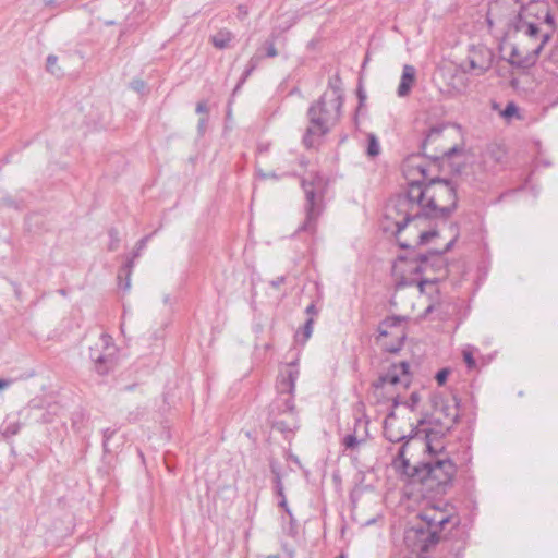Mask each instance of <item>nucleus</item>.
Masks as SVG:
<instances>
[{
  "label": "nucleus",
  "instance_id": "nucleus-33",
  "mask_svg": "<svg viewBox=\"0 0 558 558\" xmlns=\"http://www.w3.org/2000/svg\"><path fill=\"white\" fill-rule=\"evenodd\" d=\"M335 89H339V93L343 96L341 81L338 75L329 80L328 90H326L325 93H332Z\"/></svg>",
  "mask_w": 558,
  "mask_h": 558
},
{
  "label": "nucleus",
  "instance_id": "nucleus-40",
  "mask_svg": "<svg viewBox=\"0 0 558 558\" xmlns=\"http://www.w3.org/2000/svg\"><path fill=\"white\" fill-rule=\"evenodd\" d=\"M489 65H480L474 60H470V69L476 71L477 75L484 74Z\"/></svg>",
  "mask_w": 558,
  "mask_h": 558
},
{
  "label": "nucleus",
  "instance_id": "nucleus-32",
  "mask_svg": "<svg viewBox=\"0 0 558 558\" xmlns=\"http://www.w3.org/2000/svg\"><path fill=\"white\" fill-rule=\"evenodd\" d=\"M439 281H440V277H430V278L421 279V280L417 282V288H418V290H420V292H421V293H424V292H425V286H426V284L435 286V284H437Z\"/></svg>",
  "mask_w": 558,
  "mask_h": 558
},
{
  "label": "nucleus",
  "instance_id": "nucleus-50",
  "mask_svg": "<svg viewBox=\"0 0 558 558\" xmlns=\"http://www.w3.org/2000/svg\"><path fill=\"white\" fill-rule=\"evenodd\" d=\"M306 314L308 315H316L317 314V310H316V306L314 303H311L306 310H305Z\"/></svg>",
  "mask_w": 558,
  "mask_h": 558
},
{
  "label": "nucleus",
  "instance_id": "nucleus-20",
  "mask_svg": "<svg viewBox=\"0 0 558 558\" xmlns=\"http://www.w3.org/2000/svg\"><path fill=\"white\" fill-rule=\"evenodd\" d=\"M232 39V34L229 31L221 29L211 36V43L214 47L218 49H225L228 47Z\"/></svg>",
  "mask_w": 558,
  "mask_h": 558
},
{
  "label": "nucleus",
  "instance_id": "nucleus-52",
  "mask_svg": "<svg viewBox=\"0 0 558 558\" xmlns=\"http://www.w3.org/2000/svg\"><path fill=\"white\" fill-rule=\"evenodd\" d=\"M259 175L263 178V179H268V178H271V179H278V175L275 173V172H269V173H264V172H259Z\"/></svg>",
  "mask_w": 558,
  "mask_h": 558
},
{
  "label": "nucleus",
  "instance_id": "nucleus-6",
  "mask_svg": "<svg viewBox=\"0 0 558 558\" xmlns=\"http://www.w3.org/2000/svg\"><path fill=\"white\" fill-rule=\"evenodd\" d=\"M398 245L409 251L408 254L400 255L398 259L413 265L410 268L412 274L421 275L433 271L436 274L435 277H440V280L447 277L446 262L441 253H437L436 250H429L427 253H415L414 247L402 241H398Z\"/></svg>",
  "mask_w": 558,
  "mask_h": 558
},
{
  "label": "nucleus",
  "instance_id": "nucleus-62",
  "mask_svg": "<svg viewBox=\"0 0 558 558\" xmlns=\"http://www.w3.org/2000/svg\"><path fill=\"white\" fill-rule=\"evenodd\" d=\"M487 23H488L489 26H492V24H493V22H492L489 16H487Z\"/></svg>",
  "mask_w": 558,
  "mask_h": 558
},
{
  "label": "nucleus",
  "instance_id": "nucleus-46",
  "mask_svg": "<svg viewBox=\"0 0 558 558\" xmlns=\"http://www.w3.org/2000/svg\"><path fill=\"white\" fill-rule=\"evenodd\" d=\"M450 521V517L447 515L445 512H440L439 515V530H441L448 522Z\"/></svg>",
  "mask_w": 558,
  "mask_h": 558
},
{
  "label": "nucleus",
  "instance_id": "nucleus-2",
  "mask_svg": "<svg viewBox=\"0 0 558 558\" xmlns=\"http://www.w3.org/2000/svg\"><path fill=\"white\" fill-rule=\"evenodd\" d=\"M413 193L421 199L425 219L447 220L457 208V186L449 179L436 177L426 184L412 181Z\"/></svg>",
  "mask_w": 558,
  "mask_h": 558
},
{
  "label": "nucleus",
  "instance_id": "nucleus-51",
  "mask_svg": "<svg viewBox=\"0 0 558 558\" xmlns=\"http://www.w3.org/2000/svg\"><path fill=\"white\" fill-rule=\"evenodd\" d=\"M286 278L283 276L278 277L277 279L271 281V286L278 288L280 284L284 282Z\"/></svg>",
  "mask_w": 558,
  "mask_h": 558
},
{
  "label": "nucleus",
  "instance_id": "nucleus-22",
  "mask_svg": "<svg viewBox=\"0 0 558 558\" xmlns=\"http://www.w3.org/2000/svg\"><path fill=\"white\" fill-rule=\"evenodd\" d=\"M439 515L440 512H437L436 510L432 511H425L421 514V518L423 521L426 522L428 529H437L439 530Z\"/></svg>",
  "mask_w": 558,
  "mask_h": 558
},
{
  "label": "nucleus",
  "instance_id": "nucleus-11",
  "mask_svg": "<svg viewBox=\"0 0 558 558\" xmlns=\"http://www.w3.org/2000/svg\"><path fill=\"white\" fill-rule=\"evenodd\" d=\"M434 414L427 420L439 417L438 427L442 428L444 432H451L453 426L459 422L460 418V399L452 396L449 399L442 397H435L433 400Z\"/></svg>",
  "mask_w": 558,
  "mask_h": 558
},
{
  "label": "nucleus",
  "instance_id": "nucleus-39",
  "mask_svg": "<svg viewBox=\"0 0 558 558\" xmlns=\"http://www.w3.org/2000/svg\"><path fill=\"white\" fill-rule=\"evenodd\" d=\"M429 533L426 538L428 544H437L439 542V530L437 529H428Z\"/></svg>",
  "mask_w": 558,
  "mask_h": 558
},
{
  "label": "nucleus",
  "instance_id": "nucleus-44",
  "mask_svg": "<svg viewBox=\"0 0 558 558\" xmlns=\"http://www.w3.org/2000/svg\"><path fill=\"white\" fill-rule=\"evenodd\" d=\"M275 488H276V493L279 497H284V492H283V485H282V481H281V477H278L275 480Z\"/></svg>",
  "mask_w": 558,
  "mask_h": 558
},
{
  "label": "nucleus",
  "instance_id": "nucleus-1",
  "mask_svg": "<svg viewBox=\"0 0 558 558\" xmlns=\"http://www.w3.org/2000/svg\"><path fill=\"white\" fill-rule=\"evenodd\" d=\"M404 454L405 445H402L393 460V465L397 469L413 481L420 482L435 490L437 494L446 493L447 487L452 484V480L457 473V465L451 459L447 457L437 458L417 465H411Z\"/></svg>",
  "mask_w": 558,
  "mask_h": 558
},
{
  "label": "nucleus",
  "instance_id": "nucleus-57",
  "mask_svg": "<svg viewBox=\"0 0 558 558\" xmlns=\"http://www.w3.org/2000/svg\"><path fill=\"white\" fill-rule=\"evenodd\" d=\"M400 404V401H399V398L396 397L393 398V401H392V410L395 412V409Z\"/></svg>",
  "mask_w": 558,
  "mask_h": 558
},
{
  "label": "nucleus",
  "instance_id": "nucleus-64",
  "mask_svg": "<svg viewBox=\"0 0 558 558\" xmlns=\"http://www.w3.org/2000/svg\"><path fill=\"white\" fill-rule=\"evenodd\" d=\"M336 558H345L344 555H339Z\"/></svg>",
  "mask_w": 558,
  "mask_h": 558
},
{
  "label": "nucleus",
  "instance_id": "nucleus-8",
  "mask_svg": "<svg viewBox=\"0 0 558 558\" xmlns=\"http://www.w3.org/2000/svg\"><path fill=\"white\" fill-rule=\"evenodd\" d=\"M539 3L522 5L508 22V32H522L530 38H536L541 34L539 24L542 20Z\"/></svg>",
  "mask_w": 558,
  "mask_h": 558
},
{
  "label": "nucleus",
  "instance_id": "nucleus-24",
  "mask_svg": "<svg viewBox=\"0 0 558 558\" xmlns=\"http://www.w3.org/2000/svg\"><path fill=\"white\" fill-rule=\"evenodd\" d=\"M20 429L21 423L19 421H5L2 427V435L9 438L19 434Z\"/></svg>",
  "mask_w": 558,
  "mask_h": 558
},
{
  "label": "nucleus",
  "instance_id": "nucleus-37",
  "mask_svg": "<svg viewBox=\"0 0 558 558\" xmlns=\"http://www.w3.org/2000/svg\"><path fill=\"white\" fill-rule=\"evenodd\" d=\"M265 49H266V57L268 58H275L278 56V51L275 47L274 40H266L265 43Z\"/></svg>",
  "mask_w": 558,
  "mask_h": 558
},
{
  "label": "nucleus",
  "instance_id": "nucleus-56",
  "mask_svg": "<svg viewBox=\"0 0 558 558\" xmlns=\"http://www.w3.org/2000/svg\"><path fill=\"white\" fill-rule=\"evenodd\" d=\"M46 7H53L57 4V0H43Z\"/></svg>",
  "mask_w": 558,
  "mask_h": 558
},
{
  "label": "nucleus",
  "instance_id": "nucleus-29",
  "mask_svg": "<svg viewBox=\"0 0 558 558\" xmlns=\"http://www.w3.org/2000/svg\"><path fill=\"white\" fill-rule=\"evenodd\" d=\"M438 235H439V233L436 229L421 232V234L418 236L417 245H425L429 242L430 239L436 238Z\"/></svg>",
  "mask_w": 558,
  "mask_h": 558
},
{
  "label": "nucleus",
  "instance_id": "nucleus-34",
  "mask_svg": "<svg viewBox=\"0 0 558 558\" xmlns=\"http://www.w3.org/2000/svg\"><path fill=\"white\" fill-rule=\"evenodd\" d=\"M420 400V395L417 392H412L409 400L404 402V405H407L411 411H414Z\"/></svg>",
  "mask_w": 558,
  "mask_h": 558
},
{
  "label": "nucleus",
  "instance_id": "nucleus-7",
  "mask_svg": "<svg viewBox=\"0 0 558 558\" xmlns=\"http://www.w3.org/2000/svg\"><path fill=\"white\" fill-rule=\"evenodd\" d=\"M299 377V369L294 363L289 364L287 369L280 374L277 380L278 398L271 405L270 414L275 412H292L295 410L293 400L295 381Z\"/></svg>",
  "mask_w": 558,
  "mask_h": 558
},
{
  "label": "nucleus",
  "instance_id": "nucleus-13",
  "mask_svg": "<svg viewBox=\"0 0 558 558\" xmlns=\"http://www.w3.org/2000/svg\"><path fill=\"white\" fill-rule=\"evenodd\" d=\"M444 129H445V125H442V124L432 126L428 130L427 134L425 135V138L423 140L422 145H421L423 155L434 161H437L441 158H450L452 155L462 150L457 145H454L447 149L446 148L440 149V148L436 147L434 149V153H432V154H429L427 151L428 145L437 142L441 137Z\"/></svg>",
  "mask_w": 558,
  "mask_h": 558
},
{
  "label": "nucleus",
  "instance_id": "nucleus-42",
  "mask_svg": "<svg viewBox=\"0 0 558 558\" xmlns=\"http://www.w3.org/2000/svg\"><path fill=\"white\" fill-rule=\"evenodd\" d=\"M279 507H281L286 511V513L290 517V522L293 523L294 522V518L292 515V512H291L290 508L288 507L286 496L284 497H280Z\"/></svg>",
  "mask_w": 558,
  "mask_h": 558
},
{
  "label": "nucleus",
  "instance_id": "nucleus-10",
  "mask_svg": "<svg viewBox=\"0 0 558 558\" xmlns=\"http://www.w3.org/2000/svg\"><path fill=\"white\" fill-rule=\"evenodd\" d=\"M439 421V417L427 420V416L418 420V427L424 425H429V427L424 429V437L418 436V439L415 440L425 447L426 452L432 457L430 459H437L439 454L445 452L446 446L442 439L450 433L438 427Z\"/></svg>",
  "mask_w": 558,
  "mask_h": 558
},
{
  "label": "nucleus",
  "instance_id": "nucleus-5",
  "mask_svg": "<svg viewBox=\"0 0 558 558\" xmlns=\"http://www.w3.org/2000/svg\"><path fill=\"white\" fill-rule=\"evenodd\" d=\"M302 187L305 194V221L299 227V232L314 233L316 221L322 214L324 179L318 173L311 174L310 179L302 180Z\"/></svg>",
  "mask_w": 558,
  "mask_h": 558
},
{
  "label": "nucleus",
  "instance_id": "nucleus-35",
  "mask_svg": "<svg viewBox=\"0 0 558 558\" xmlns=\"http://www.w3.org/2000/svg\"><path fill=\"white\" fill-rule=\"evenodd\" d=\"M109 236L111 239L110 244L108 246L109 251H116L118 248L120 239L118 236V231L114 229H111L109 231Z\"/></svg>",
  "mask_w": 558,
  "mask_h": 558
},
{
  "label": "nucleus",
  "instance_id": "nucleus-61",
  "mask_svg": "<svg viewBox=\"0 0 558 558\" xmlns=\"http://www.w3.org/2000/svg\"><path fill=\"white\" fill-rule=\"evenodd\" d=\"M266 558H279V556L278 555H269Z\"/></svg>",
  "mask_w": 558,
  "mask_h": 558
},
{
  "label": "nucleus",
  "instance_id": "nucleus-58",
  "mask_svg": "<svg viewBox=\"0 0 558 558\" xmlns=\"http://www.w3.org/2000/svg\"><path fill=\"white\" fill-rule=\"evenodd\" d=\"M434 310V305L430 304L426 307L425 312H424V316H427L428 314H430Z\"/></svg>",
  "mask_w": 558,
  "mask_h": 558
},
{
  "label": "nucleus",
  "instance_id": "nucleus-48",
  "mask_svg": "<svg viewBox=\"0 0 558 558\" xmlns=\"http://www.w3.org/2000/svg\"><path fill=\"white\" fill-rule=\"evenodd\" d=\"M196 112L197 113H207L208 112V108H207V105L205 101L197 102Z\"/></svg>",
  "mask_w": 558,
  "mask_h": 558
},
{
  "label": "nucleus",
  "instance_id": "nucleus-21",
  "mask_svg": "<svg viewBox=\"0 0 558 558\" xmlns=\"http://www.w3.org/2000/svg\"><path fill=\"white\" fill-rule=\"evenodd\" d=\"M313 317L307 318L302 329L295 333V341L298 343L304 344L311 338L313 332Z\"/></svg>",
  "mask_w": 558,
  "mask_h": 558
},
{
  "label": "nucleus",
  "instance_id": "nucleus-23",
  "mask_svg": "<svg viewBox=\"0 0 558 558\" xmlns=\"http://www.w3.org/2000/svg\"><path fill=\"white\" fill-rule=\"evenodd\" d=\"M539 10L542 13V20L541 23L544 22L550 27V31L548 33H554L556 29V22L554 15L550 13L549 9L545 4H539Z\"/></svg>",
  "mask_w": 558,
  "mask_h": 558
},
{
  "label": "nucleus",
  "instance_id": "nucleus-15",
  "mask_svg": "<svg viewBox=\"0 0 558 558\" xmlns=\"http://www.w3.org/2000/svg\"><path fill=\"white\" fill-rule=\"evenodd\" d=\"M542 40L539 45L529 52L526 56L522 57L518 48H513L510 54L509 62L518 68L527 69L534 65L543 51L545 45L551 39V33H543L541 35Z\"/></svg>",
  "mask_w": 558,
  "mask_h": 558
},
{
  "label": "nucleus",
  "instance_id": "nucleus-59",
  "mask_svg": "<svg viewBox=\"0 0 558 558\" xmlns=\"http://www.w3.org/2000/svg\"><path fill=\"white\" fill-rule=\"evenodd\" d=\"M5 204H8L9 206H14V207L17 208V205H15V203L13 201H11V199L5 201Z\"/></svg>",
  "mask_w": 558,
  "mask_h": 558
},
{
  "label": "nucleus",
  "instance_id": "nucleus-3",
  "mask_svg": "<svg viewBox=\"0 0 558 558\" xmlns=\"http://www.w3.org/2000/svg\"><path fill=\"white\" fill-rule=\"evenodd\" d=\"M342 104L343 96L339 89H335L332 93H324L310 106L307 110L310 124L303 135V144L306 148L315 147V137L326 135L339 121Z\"/></svg>",
  "mask_w": 558,
  "mask_h": 558
},
{
  "label": "nucleus",
  "instance_id": "nucleus-31",
  "mask_svg": "<svg viewBox=\"0 0 558 558\" xmlns=\"http://www.w3.org/2000/svg\"><path fill=\"white\" fill-rule=\"evenodd\" d=\"M519 112V108L514 102H508L505 109L501 112V116L506 119L512 118L513 116H517Z\"/></svg>",
  "mask_w": 558,
  "mask_h": 558
},
{
  "label": "nucleus",
  "instance_id": "nucleus-36",
  "mask_svg": "<svg viewBox=\"0 0 558 558\" xmlns=\"http://www.w3.org/2000/svg\"><path fill=\"white\" fill-rule=\"evenodd\" d=\"M151 234L145 235L136 243V250L133 253L134 257H138L141 252L146 247L147 242L150 240Z\"/></svg>",
  "mask_w": 558,
  "mask_h": 558
},
{
  "label": "nucleus",
  "instance_id": "nucleus-53",
  "mask_svg": "<svg viewBox=\"0 0 558 558\" xmlns=\"http://www.w3.org/2000/svg\"><path fill=\"white\" fill-rule=\"evenodd\" d=\"M238 11H239V16H241L242 19L247 15V9L244 5H239Z\"/></svg>",
  "mask_w": 558,
  "mask_h": 558
},
{
  "label": "nucleus",
  "instance_id": "nucleus-14",
  "mask_svg": "<svg viewBox=\"0 0 558 558\" xmlns=\"http://www.w3.org/2000/svg\"><path fill=\"white\" fill-rule=\"evenodd\" d=\"M410 365L408 362L402 361L399 364H392L386 374L380 375L379 378L373 383V387L378 390L384 388L386 384L409 386L410 384Z\"/></svg>",
  "mask_w": 558,
  "mask_h": 558
},
{
  "label": "nucleus",
  "instance_id": "nucleus-30",
  "mask_svg": "<svg viewBox=\"0 0 558 558\" xmlns=\"http://www.w3.org/2000/svg\"><path fill=\"white\" fill-rule=\"evenodd\" d=\"M450 228L452 230H454V235L453 238L447 243V245L444 247V250L441 251H436L437 253H441V256L444 257V254H446L447 252L451 251L456 241L458 240L459 238V232H458V226L456 223H451L450 225Z\"/></svg>",
  "mask_w": 558,
  "mask_h": 558
},
{
  "label": "nucleus",
  "instance_id": "nucleus-18",
  "mask_svg": "<svg viewBox=\"0 0 558 558\" xmlns=\"http://www.w3.org/2000/svg\"><path fill=\"white\" fill-rule=\"evenodd\" d=\"M416 70L413 65L405 64L402 69L401 80L397 89L399 97H405L410 94L415 82Z\"/></svg>",
  "mask_w": 558,
  "mask_h": 558
},
{
  "label": "nucleus",
  "instance_id": "nucleus-25",
  "mask_svg": "<svg viewBox=\"0 0 558 558\" xmlns=\"http://www.w3.org/2000/svg\"><path fill=\"white\" fill-rule=\"evenodd\" d=\"M380 146L377 141V137L374 134H368L367 136V155L369 157H376L379 155Z\"/></svg>",
  "mask_w": 558,
  "mask_h": 558
},
{
  "label": "nucleus",
  "instance_id": "nucleus-63",
  "mask_svg": "<svg viewBox=\"0 0 558 558\" xmlns=\"http://www.w3.org/2000/svg\"><path fill=\"white\" fill-rule=\"evenodd\" d=\"M292 461L299 462L296 457L292 458Z\"/></svg>",
  "mask_w": 558,
  "mask_h": 558
},
{
  "label": "nucleus",
  "instance_id": "nucleus-41",
  "mask_svg": "<svg viewBox=\"0 0 558 558\" xmlns=\"http://www.w3.org/2000/svg\"><path fill=\"white\" fill-rule=\"evenodd\" d=\"M448 375H449V371L447 368H442L440 371L437 372L436 374V381L438 383V385H444L448 378Z\"/></svg>",
  "mask_w": 558,
  "mask_h": 558
},
{
  "label": "nucleus",
  "instance_id": "nucleus-43",
  "mask_svg": "<svg viewBox=\"0 0 558 558\" xmlns=\"http://www.w3.org/2000/svg\"><path fill=\"white\" fill-rule=\"evenodd\" d=\"M269 466H270L271 473L275 476V480L278 478V477H281L280 465H279V463L276 460H271L270 463H269Z\"/></svg>",
  "mask_w": 558,
  "mask_h": 558
},
{
  "label": "nucleus",
  "instance_id": "nucleus-47",
  "mask_svg": "<svg viewBox=\"0 0 558 558\" xmlns=\"http://www.w3.org/2000/svg\"><path fill=\"white\" fill-rule=\"evenodd\" d=\"M113 434H114V432L110 430L109 428L104 430V442H102V445H104L105 450H107L108 441H109V439L111 438V436Z\"/></svg>",
  "mask_w": 558,
  "mask_h": 558
},
{
  "label": "nucleus",
  "instance_id": "nucleus-45",
  "mask_svg": "<svg viewBox=\"0 0 558 558\" xmlns=\"http://www.w3.org/2000/svg\"><path fill=\"white\" fill-rule=\"evenodd\" d=\"M417 170H418V172L421 173L422 179H421V180H418V179H417L416 181H422V182H423V184H426V183H427V182H426V180H427V168H426V167H424V166L418 165V166H417Z\"/></svg>",
  "mask_w": 558,
  "mask_h": 558
},
{
  "label": "nucleus",
  "instance_id": "nucleus-55",
  "mask_svg": "<svg viewBox=\"0 0 558 558\" xmlns=\"http://www.w3.org/2000/svg\"><path fill=\"white\" fill-rule=\"evenodd\" d=\"M10 384H11V381H10V380H7V379H0V390H2V389H4V388L9 387V386H10Z\"/></svg>",
  "mask_w": 558,
  "mask_h": 558
},
{
  "label": "nucleus",
  "instance_id": "nucleus-17",
  "mask_svg": "<svg viewBox=\"0 0 558 558\" xmlns=\"http://www.w3.org/2000/svg\"><path fill=\"white\" fill-rule=\"evenodd\" d=\"M277 413V411L275 412ZM282 414H289L288 420H274L271 423V427L281 434L284 435L286 438H289L294 435V432L299 428L298 417L295 414V410L292 412H282ZM280 414V412H278Z\"/></svg>",
  "mask_w": 558,
  "mask_h": 558
},
{
  "label": "nucleus",
  "instance_id": "nucleus-19",
  "mask_svg": "<svg viewBox=\"0 0 558 558\" xmlns=\"http://www.w3.org/2000/svg\"><path fill=\"white\" fill-rule=\"evenodd\" d=\"M135 258L136 257H134V255L128 257L124 265L120 268L118 272L117 278L119 281V287L124 291H128L131 287V275L134 268Z\"/></svg>",
  "mask_w": 558,
  "mask_h": 558
},
{
  "label": "nucleus",
  "instance_id": "nucleus-16",
  "mask_svg": "<svg viewBox=\"0 0 558 558\" xmlns=\"http://www.w3.org/2000/svg\"><path fill=\"white\" fill-rule=\"evenodd\" d=\"M392 417H395V412L390 411L384 422V436L388 441L400 442L405 440L403 445L407 447L410 440L418 439V425L414 427L409 435L400 434L396 432L391 426H389L388 421Z\"/></svg>",
  "mask_w": 558,
  "mask_h": 558
},
{
  "label": "nucleus",
  "instance_id": "nucleus-9",
  "mask_svg": "<svg viewBox=\"0 0 558 558\" xmlns=\"http://www.w3.org/2000/svg\"><path fill=\"white\" fill-rule=\"evenodd\" d=\"M116 347L112 338L102 333L97 343L89 348V357L94 363V369L99 375H107L114 367Z\"/></svg>",
  "mask_w": 558,
  "mask_h": 558
},
{
  "label": "nucleus",
  "instance_id": "nucleus-12",
  "mask_svg": "<svg viewBox=\"0 0 558 558\" xmlns=\"http://www.w3.org/2000/svg\"><path fill=\"white\" fill-rule=\"evenodd\" d=\"M408 317L393 315L386 317L378 325L377 331L379 332V337H395L396 341L391 344L386 345V351L390 353H397L403 347L404 340L407 338V328L405 322Z\"/></svg>",
  "mask_w": 558,
  "mask_h": 558
},
{
  "label": "nucleus",
  "instance_id": "nucleus-60",
  "mask_svg": "<svg viewBox=\"0 0 558 558\" xmlns=\"http://www.w3.org/2000/svg\"><path fill=\"white\" fill-rule=\"evenodd\" d=\"M169 301H170L169 295H166V296L163 298V303H165V304H167V303H169Z\"/></svg>",
  "mask_w": 558,
  "mask_h": 558
},
{
  "label": "nucleus",
  "instance_id": "nucleus-26",
  "mask_svg": "<svg viewBox=\"0 0 558 558\" xmlns=\"http://www.w3.org/2000/svg\"><path fill=\"white\" fill-rule=\"evenodd\" d=\"M258 60L259 58L258 57H253L251 58L248 64H247V68L246 70L244 71L241 80L239 81L234 92H236L240 86L246 81V78L252 74V72L256 69L257 64H258Z\"/></svg>",
  "mask_w": 558,
  "mask_h": 558
},
{
  "label": "nucleus",
  "instance_id": "nucleus-54",
  "mask_svg": "<svg viewBox=\"0 0 558 558\" xmlns=\"http://www.w3.org/2000/svg\"><path fill=\"white\" fill-rule=\"evenodd\" d=\"M206 122H207V121H206V119H204V118H203V119H201V120L198 121V130H199V132H201V133H203V132H204V129H205Z\"/></svg>",
  "mask_w": 558,
  "mask_h": 558
},
{
  "label": "nucleus",
  "instance_id": "nucleus-27",
  "mask_svg": "<svg viewBox=\"0 0 558 558\" xmlns=\"http://www.w3.org/2000/svg\"><path fill=\"white\" fill-rule=\"evenodd\" d=\"M363 439H357L354 434H349L343 437L342 445L347 450H354L357 446L363 442Z\"/></svg>",
  "mask_w": 558,
  "mask_h": 558
},
{
  "label": "nucleus",
  "instance_id": "nucleus-28",
  "mask_svg": "<svg viewBox=\"0 0 558 558\" xmlns=\"http://www.w3.org/2000/svg\"><path fill=\"white\" fill-rule=\"evenodd\" d=\"M57 61H58V58L54 54H49L47 57L46 69H47L48 72H50L53 75H60L61 74L60 68L57 66Z\"/></svg>",
  "mask_w": 558,
  "mask_h": 558
},
{
  "label": "nucleus",
  "instance_id": "nucleus-49",
  "mask_svg": "<svg viewBox=\"0 0 558 558\" xmlns=\"http://www.w3.org/2000/svg\"><path fill=\"white\" fill-rule=\"evenodd\" d=\"M132 87L140 92L145 87V83L141 80H135L132 82Z\"/></svg>",
  "mask_w": 558,
  "mask_h": 558
},
{
  "label": "nucleus",
  "instance_id": "nucleus-38",
  "mask_svg": "<svg viewBox=\"0 0 558 558\" xmlns=\"http://www.w3.org/2000/svg\"><path fill=\"white\" fill-rule=\"evenodd\" d=\"M463 360L469 368H474L476 366V361L473 357V353L470 350L463 351Z\"/></svg>",
  "mask_w": 558,
  "mask_h": 558
},
{
  "label": "nucleus",
  "instance_id": "nucleus-4",
  "mask_svg": "<svg viewBox=\"0 0 558 558\" xmlns=\"http://www.w3.org/2000/svg\"><path fill=\"white\" fill-rule=\"evenodd\" d=\"M387 218L395 219L396 231L395 236L407 228L411 221H421L425 219L422 203L420 198L412 196V181L408 184L404 194L398 195L387 207Z\"/></svg>",
  "mask_w": 558,
  "mask_h": 558
}]
</instances>
